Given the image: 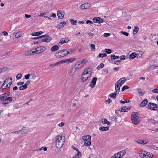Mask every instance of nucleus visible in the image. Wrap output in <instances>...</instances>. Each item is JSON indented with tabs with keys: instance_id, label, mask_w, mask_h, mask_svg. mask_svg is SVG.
<instances>
[{
	"instance_id": "f257e3e1",
	"label": "nucleus",
	"mask_w": 158,
	"mask_h": 158,
	"mask_svg": "<svg viewBox=\"0 0 158 158\" xmlns=\"http://www.w3.org/2000/svg\"><path fill=\"white\" fill-rule=\"evenodd\" d=\"M126 81V79L125 78L123 77L120 78L117 81L115 85L116 93H112L110 94V96L113 98H116V94L119 93L120 87L125 83Z\"/></svg>"
},
{
	"instance_id": "f03ea898",
	"label": "nucleus",
	"mask_w": 158,
	"mask_h": 158,
	"mask_svg": "<svg viewBox=\"0 0 158 158\" xmlns=\"http://www.w3.org/2000/svg\"><path fill=\"white\" fill-rule=\"evenodd\" d=\"M56 146L57 148H60L63 146L65 140V137L61 135H57L56 137Z\"/></svg>"
},
{
	"instance_id": "7ed1b4c3",
	"label": "nucleus",
	"mask_w": 158,
	"mask_h": 158,
	"mask_svg": "<svg viewBox=\"0 0 158 158\" xmlns=\"http://www.w3.org/2000/svg\"><path fill=\"white\" fill-rule=\"evenodd\" d=\"M12 82V78L11 77H8L1 86L0 88L1 90H3L6 88H9L11 85Z\"/></svg>"
},
{
	"instance_id": "20e7f679",
	"label": "nucleus",
	"mask_w": 158,
	"mask_h": 158,
	"mask_svg": "<svg viewBox=\"0 0 158 158\" xmlns=\"http://www.w3.org/2000/svg\"><path fill=\"white\" fill-rule=\"evenodd\" d=\"M131 120L134 124L135 125L138 124L140 121L139 115L137 113L133 112L131 115Z\"/></svg>"
},
{
	"instance_id": "39448f33",
	"label": "nucleus",
	"mask_w": 158,
	"mask_h": 158,
	"mask_svg": "<svg viewBox=\"0 0 158 158\" xmlns=\"http://www.w3.org/2000/svg\"><path fill=\"white\" fill-rule=\"evenodd\" d=\"M84 141V145L86 147L90 146L91 144V138L89 135H85L82 137Z\"/></svg>"
},
{
	"instance_id": "423d86ee",
	"label": "nucleus",
	"mask_w": 158,
	"mask_h": 158,
	"mask_svg": "<svg viewBox=\"0 0 158 158\" xmlns=\"http://www.w3.org/2000/svg\"><path fill=\"white\" fill-rule=\"evenodd\" d=\"M87 62V60L86 59H83L80 61H77L75 65L76 68L79 69L82 68Z\"/></svg>"
},
{
	"instance_id": "0eeeda50",
	"label": "nucleus",
	"mask_w": 158,
	"mask_h": 158,
	"mask_svg": "<svg viewBox=\"0 0 158 158\" xmlns=\"http://www.w3.org/2000/svg\"><path fill=\"white\" fill-rule=\"evenodd\" d=\"M40 37H41V38L40 39V41L41 42H49L52 40V39L48 35H43L40 36Z\"/></svg>"
},
{
	"instance_id": "6e6552de",
	"label": "nucleus",
	"mask_w": 158,
	"mask_h": 158,
	"mask_svg": "<svg viewBox=\"0 0 158 158\" xmlns=\"http://www.w3.org/2000/svg\"><path fill=\"white\" fill-rule=\"evenodd\" d=\"M31 130L30 129L28 128L22 129V130L15 131L12 132V133L15 134H26L31 132Z\"/></svg>"
},
{
	"instance_id": "1a4fd4ad",
	"label": "nucleus",
	"mask_w": 158,
	"mask_h": 158,
	"mask_svg": "<svg viewBox=\"0 0 158 158\" xmlns=\"http://www.w3.org/2000/svg\"><path fill=\"white\" fill-rule=\"evenodd\" d=\"M45 50L44 47L40 46L35 49L34 51L35 54H39L43 52Z\"/></svg>"
},
{
	"instance_id": "9d476101",
	"label": "nucleus",
	"mask_w": 158,
	"mask_h": 158,
	"mask_svg": "<svg viewBox=\"0 0 158 158\" xmlns=\"http://www.w3.org/2000/svg\"><path fill=\"white\" fill-rule=\"evenodd\" d=\"M91 6V5L90 3H85L83 4H81L79 8L81 10H83L84 9H88Z\"/></svg>"
},
{
	"instance_id": "9b49d317",
	"label": "nucleus",
	"mask_w": 158,
	"mask_h": 158,
	"mask_svg": "<svg viewBox=\"0 0 158 158\" xmlns=\"http://www.w3.org/2000/svg\"><path fill=\"white\" fill-rule=\"evenodd\" d=\"M69 40V38L68 37H65L64 38H62L60 40L58 44V45L60 46L64 43H68Z\"/></svg>"
},
{
	"instance_id": "f8f14e48",
	"label": "nucleus",
	"mask_w": 158,
	"mask_h": 158,
	"mask_svg": "<svg viewBox=\"0 0 158 158\" xmlns=\"http://www.w3.org/2000/svg\"><path fill=\"white\" fill-rule=\"evenodd\" d=\"M12 98L11 97H9L5 98V100L3 101V104L6 105L9 104L12 101Z\"/></svg>"
},
{
	"instance_id": "ddd939ff",
	"label": "nucleus",
	"mask_w": 158,
	"mask_h": 158,
	"mask_svg": "<svg viewBox=\"0 0 158 158\" xmlns=\"http://www.w3.org/2000/svg\"><path fill=\"white\" fill-rule=\"evenodd\" d=\"M54 56L56 58H60L64 57L62 50L56 52Z\"/></svg>"
},
{
	"instance_id": "4468645a",
	"label": "nucleus",
	"mask_w": 158,
	"mask_h": 158,
	"mask_svg": "<svg viewBox=\"0 0 158 158\" xmlns=\"http://www.w3.org/2000/svg\"><path fill=\"white\" fill-rule=\"evenodd\" d=\"M93 21L95 23H101L103 22V20L100 17H94L93 19Z\"/></svg>"
},
{
	"instance_id": "2eb2a0df",
	"label": "nucleus",
	"mask_w": 158,
	"mask_h": 158,
	"mask_svg": "<svg viewBox=\"0 0 158 158\" xmlns=\"http://www.w3.org/2000/svg\"><path fill=\"white\" fill-rule=\"evenodd\" d=\"M148 108L151 110H155L157 109V105L156 104L150 103L148 105Z\"/></svg>"
},
{
	"instance_id": "dca6fc26",
	"label": "nucleus",
	"mask_w": 158,
	"mask_h": 158,
	"mask_svg": "<svg viewBox=\"0 0 158 158\" xmlns=\"http://www.w3.org/2000/svg\"><path fill=\"white\" fill-rule=\"evenodd\" d=\"M126 153V151L125 150H123L119 152L118 153H116L117 156L118 157V158H122Z\"/></svg>"
},
{
	"instance_id": "f3484780",
	"label": "nucleus",
	"mask_w": 158,
	"mask_h": 158,
	"mask_svg": "<svg viewBox=\"0 0 158 158\" xmlns=\"http://www.w3.org/2000/svg\"><path fill=\"white\" fill-rule=\"evenodd\" d=\"M97 80V78L96 77L93 78L92 81L89 85V86L92 88H93L95 86Z\"/></svg>"
},
{
	"instance_id": "a211bd4d",
	"label": "nucleus",
	"mask_w": 158,
	"mask_h": 158,
	"mask_svg": "<svg viewBox=\"0 0 158 158\" xmlns=\"http://www.w3.org/2000/svg\"><path fill=\"white\" fill-rule=\"evenodd\" d=\"M90 76L88 75L83 73L81 77V80L83 82H84Z\"/></svg>"
},
{
	"instance_id": "6ab92c4d",
	"label": "nucleus",
	"mask_w": 158,
	"mask_h": 158,
	"mask_svg": "<svg viewBox=\"0 0 158 158\" xmlns=\"http://www.w3.org/2000/svg\"><path fill=\"white\" fill-rule=\"evenodd\" d=\"M58 18L60 19H63L64 16V13L61 11H58L57 13Z\"/></svg>"
},
{
	"instance_id": "aec40b11",
	"label": "nucleus",
	"mask_w": 158,
	"mask_h": 158,
	"mask_svg": "<svg viewBox=\"0 0 158 158\" xmlns=\"http://www.w3.org/2000/svg\"><path fill=\"white\" fill-rule=\"evenodd\" d=\"M66 24V22L65 21L59 23L58 25L56 26V27L60 29L61 28L64 27Z\"/></svg>"
},
{
	"instance_id": "412c9836",
	"label": "nucleus",
	"mask_w": 158,
	"mask_h": 158,
	"mask_svg": "<svg viewBox=\"0 0 158 158\" xmlns=\"http://www.w3.org/2000/svg\"><path fill=\"white\" fill-rule=\"evenodd\" d=\"M146 154V151H142L139 153V156L143 158H147V157H148V156L147 157Z\"/></svg>"
},
{
	"instance_id": "4be33fe9",
	"label": "nucleus",
	"mask_w": 158,
	"mask_h": 158,
	"mask_svg": "<svg viewBox=\"0 0 158 158\" xmlns=\"http://www.w3.org/2000/svg\"><path fill=\"white\" fill-rule=\"evenodd\" d=\"M76 60V58H71L63 60L64 63H71Z\"/></svg>"
},
{
	"instance_id": "5701e85b",
	"label": "nucleus",
	"mask_w": 158,
	"mask_h": 158,
	"mask_svg": "<svg viewBox=\"0 0 158 158\" xmlns=\"http://www.w3.org/2000/svg\"><path fill=\"white\" fill-rule=\"evenodd\" d=\"M83 73H85V74L90 76L92 73V69L88 68L85 69L83 72Z\"/></svg>"
},
{
	"instance_id": "b1692460",
	"label": "nucleus",
	"mask_w": 158,
	"mask_h": 158,
	"mask_svg": "<svg viewBox=\"0 0 158 158\" xmlns=\"http://www.w3.org/2000/svg\"><path fill=\"white\" fill-rule=\"evenodd\" d=\"M135 141L138 143L142 144H146L148 142V141L147 139H145L144 140H135Z\"/></svg>"
},
{
	"instance_id": "393cba45",
	"label": "nucleus",
	"mask_w": 158,
	"mask_h": 158,
	"mask_svg": "<svg viewBox=\"0 0 158 158\" xmlns=\"http://www.w3.org/2000/svg\"><path fill=\"white\" fill-rule=\"evenodd\" d=\"M130 108L126 106L120 108L119 109V111L122 112H125L127 111Z\"/></svg>"
},
{
	"instance_id": "a878e982",
	"label": "nucleus",
	"mask_w": 158,
	"mask_h": 158,
	"mask_svg": "<svg viewBox=\"0 0 158 158\" xmlns=\"http://www.w3.org/2000/svg\"><path fill=\"white\" fill-rule=\"evenodd\" d=\"M35 53L34 50H30L26 52L25 53V54L26 56H29L34 54Z\"/></svg>"
},
{
	"instance_id": "bb28decb",
	"label": "nucleus",
	"mask_w": 158,
	"mask_h": 158,
	"mask_svg": "<svg viewBox=\"0 0 158 158\" xmlns=\"http://www.w3.org/2000/svg\"><path fill=\"white\" fill-rule=\"evenodd\" d=\"M109 127H105L102 126L99 128V130L102 131H106L109 130Z\"/></svg>"
},
{
	"instance_id": "cd10ccee",
	"label": "nucleus",
	"mask_w": 158,
	"mask_h": 158,
	"mask_svg": "<svg viewBox=\"0 0 158 158\" xmlns=\"http://www.w3.org/2000/svg\"><path fill=\"white\" fill-rule=\"evenodd\" d=\"M75 73V71L73 69H71L69 70L68 73V74L69 76H73V75Z\"/></svg>"
},
{
	"instance_id": "c85d7f7f",
	"label": "nucleus",
	"mask_w": 158,
	"mask_h": 158,
	"mask_svg": "<svg viewBox=\"0 0 158 158\" xmlns=\"http://www.w3.org/2000/svg\"><path fill=\"white\" fill-rule=\"evenodd\" d=\"M148 102L147 99L143 100L139 104V106L141 107L144 106L146 105Z\"/></svg>"
},
{
	"instance_id": "c756f323",
	"label": "nucleus",
	"mask_w": 158,
	"mask_h": 158,
	"mask_svg": "<svg viewBox=\"0 0 158 158\" xmlns=\"http://www.w3.org/2000/svg\"><path fill=\"white\" fill-rule=\"evenodd\" d=\"M137 55L135 52H132L129 55V58L131 59H133L136 57Z\"/></svg>"
},
{
	"instance_id": "7c9ffc66",
	"label": "nucleus",
	"mask_w": 158,
	"mask_h": 158,
	"mask_svg": "<svg viewBox=\"0 0 158 158\" xmlns=\"http://www.w3.org/2000/svg\"><path fill=\"white\" fill-rule=\"evenodd\" d=\"M77 153L73 156V158H78L81 157L82 156V154L81 152H80L79 150L77 152Z\"/></svg>"
},
{
	"instance_id": "2f4dec72",
	"label": "nucleus",
	"mask_w": 158,
	"mask_h": 158,
	"mask_svg": "<svg viewBox=\"0 0 158 158\" xmlns=\"http://www.w3.org/2000/svg\"><path fill=\"white\" fill-rule=\"evenodd\" d=\"M9 69L8 67L6 66H4L3 67L1 68L0 69V73L4 72Z\"/></svg>"
},
{
	"instance_id": "473e14b6",
	"label": "nucleus",
	"mask_w": 158,
	"mask_h": 158,
	"mask_svg": "<svg viewBox=\"0 0 158 158\" xmlns=\"http://www.w3.org/2000/svg\"><path fill=\"white\" fill-rule=\"evenodd\" d=\"M102 123L107 124V125H110V122L107 121L106 118H103L102 120Z\"/></svg>"
},
{
	"instance_id": "72a5a7b5",
	"label": "nucleus",
	"mask_w": 158,
	"mask_h": 158,
	"mask_svg": "<svg viewBox=\"0 0 158 158\" xmlns=\"http://www.w3.org/2000/svg\"><path fill=\"white\" fill-rule=\"evenodd\" d=\"M59 49V47L57 45L53 46L51 48V51L52 52H55L57 50Z\"/></svg>"
},
{
	"instance_id": "f704fd0d",
	"label": "nucleus",
	"mask_w": 158,
	"mask_h": 158,
	"mask_svg": "<svg viewBox=\"0 0 158 158\" xmlns=\"http://www.w3.org/2000/svg\"><path fill=\"white\" fill-rule=\"evenodd\" d=\"M43 33V32L42 31H39L33 33H32L31 35L33 36H36L42 34Z\"/></svg>"
},
{
	"instance_id": "c9c22d12",
	"label": "nucleus",
	"mask_w": 158,
	"mask_h": 158,
	"mask_svg": "<svg viewBox=\"0 0 158 158\" xmlns=\"http://www.w3.org/2000/svg\"><path fill=\"white\" fill-rule=\"evenodd\" d=\"M146 156L147 157L148 156L147 158H152L153 157V155L152 154L147 151H146Z\"/></svg>"
},
{
	"instance_id": "e433bc0d",
	"label": "nucleus",
	"mask_w": 158,
	"mask_h": 158,
	"mask_svg": "<svg viewBox=\"0 0 158 158\" xmlns=\"http://www.w3.org/2000/svg\"><path fill=\"white\" fill-rule=\"evenodd\" d=\"M64 63L63 60H61L60 61L57 62L55 63L54 64H52V66H57L61 64Z\"/></svg>"
},
{
	"instance_id": "4c0bfd02",
	"label": "nucleus",
	"mask_w": 158,
	"mask_h": 158,
	"mask_svg": "<svg viewBox=\"0 0 158 158\" xmlns=\"http://www.w3.org/2000/svg\"><path fill=\"white\" fill-rule=\"evenodd\" d=\"M46 12H44L40 13L39 15V16H40V17L44 16V17L47 18L49 19H51L50 17H49L47 16H44V15H46Z\"/></svg>"
},
{
	"instance_id": "58836bf2",
	"label": "nucleus",
	"mask_w": 158,
	"mask_h": 158,
	"mask_svg": "<svg viewBox=\"0 0 158 158\" xmlns=\"http://www.w3.org/2000/svg\"><path fill=\"white\" fill-rule=\"evenodd\" d=\"M139 30V28L137 26H135V29H134L133 31V33L134 35L136 34L137 33L138 31Z\"/></svg>"
},
{
	"instance_id": "ea45409f",
	"label": "nucleus",
	"mask_w": 158,
	"mask_h": 158,
	"mask_svg": "<svg viewBox=\"0 0 158 158\" xmlns=\"http://www.w3.org/2000/svg\"><path fill=\"white\" fill-rule=\"evenodd\" d=\"M69 50H62L64 56L69 53Z\"/></svg>"
},
{
	"instance_id": "a19ab883",
	"label": "nucleus",
	"mask_w": 158,
	"mask_h": 158,
	"mask_svg": "<svg viewBox=\"0 0 158 158\" xmlns=\"http://www.w3.org/2000/svg\"><path fill=\"white\" fill-rule=\"evenodd\" d=\"M22 35V32L21 31L18 32L15 35V37L16 38H19L21 37Z\"/></svg>"
},
{
	"instance_id": "79ce46f5",
	"label": "nucleus",
	"mask_w": 158,
	"mask_h": 158,
	"mask_svg": "<svg viewBox=\"0 0 158 158\" xmlns=\"http://www.w3.org/2000/svg\"><path fill=\"white\" fill-rule=\"evenodd\" d=\"M110 57L112 59L114 60L116 59H118L119 58V56H115L114 55H111Z\"/></svg>"
},
{
	"instance_id": "37998d69",
	"label": "nucleus",
	"mask_w": 158,
	"mask_h": 158,
	"mask_svg": "<svg viewBox=\"0 0 158 158\" xmlns=\"http://www.w3.org/2000/svg\"><path fill=\"white\" fill-rule=\"evenodd\" d=\"M106 56L107 55L105 53H100L97 57L102 58L106 57Z\"/></svg>"
},
{
	"instance_id": "c03bdc74",
	"label": "nucleus",
	"mask_w": 158,
	"mask_h": 158,
	"mask_svg": "<svg viewBox=\"0 0 158 158\" xmlns=\"http://www.w3.org/2000/svg\"><path fill=\"white\" fill-rule=\"evenodd\" d=\"M90 47L92 51H94L95 50V47L94 44H91L90 46Z\"/></svg>"
},
{
	"instance_id": "a18cd8bd",
	"label": "nucleus",
	"mask_w": 158,
	"mask_h": 158,
	"mask_svg": "<svg viewBox=\"0 0 158 158\" xmlns=\"http://www.w3.org/2000/svg\"><path fill=\"white\" fill-rule=\"evenodd\" d=\"M65 122H62L58 124V126L59 127H63L65 125Z\"/></svg>"
},
{
	"instance_id": "49530a36",
	"label": "nucleus",
	"mask_w": 158,
	"mask_h": 158,
	"mask_svg": "<svg viewBox=\"0 0 158 158\" xmlns=\"http://www.w3.org/2000/svg\"><path fill=\"white\" fill-rule=\"evenodd\" d=\"M5 98L2 94L0 95V102L2 101V103L3 104V101L5 100Z\"/></svg>"
},
{
	"instance_id": "de8ad7c7",
	"label": "nucleus",
	"mask_w": 158,
	"mask_h": 158,
	"mask_svg": "<svg viewBox=\"0 0 158 158\" xmlns=\"http://www.w3.org/2000/svg\"><path fill=\"white\" fill-rule=\"evenodd\" d=\"M27 88L26 86L24 85L20 87L19 88L20 90H23L26 89Z\"/></svg>"
},
{
	"instance_id": "09e8293b",
	"label": "nucleus",
	"mask_w": 158,
	"mask_h": 158,
	"mask_svg": "<svg viewBox=\"0 0 158 158\" xmlns=\"http://www.w3.org/2000/svg\"><path fill=\"white\" fill-rule=\"evenodd\" d=\"M112 51L111 49H105V52L107 54H109L111 53Z\"/></svg>"
},
{
	"instance_id": "8fccbe9b",
	"label": "nucleus",
	"mask_w": 158,
	"mask_h": 158,
	"mask_svg": "<svg viewBox=\"0 0 158 158\" xmlns=\"http://www.w3.org/2000/svg\"><path fill=\"white\" fill-rule=\"evenodd\" d=\"M137 91L138 93L140 95L143 96L144 94V93L141 91V89L140 88L138 89Z\"/></svg>"
},
{
	"instance_id": "3c124183",
	"label": "nucleus",
	"mask_w": 158,
	"mask_h": 158,
	"mask_svg": "<svg viewBox=\"0 0 158 158\" xmlns=\"http://www.w3.org/2000/svg\"><path fill=\"white\" fill-rule=\"evenodd\" d=\"M130 88L129 87L127 86V85H125L123 86L122 88V91H123L125 90L126 89H128Z\"/></svg>"
},
{
	"instance_id": "603ef678",
	"label": "nucleus",
	"mask_w": 158,
	"mask_h": 158,
	"mask_svg": "<svg viewBox=\"0 0 158 158\" xmlns=\"http://www.w3.org/2000/svg\"><path fill=\"white\" fill-rule=\"evenodd\" d=\"M30 75V77H31L30 79L32 80H34L36 77V76L33 74H31Z\"/></svg>"
},
{
	"instance_id": "864d4df0",
	"label": "nucleus",
	"mask_w": 158,
	"mask_h": 158,
	"mask_svg": "<svg viewBox=\"0 0 158 158\" xmlns=\"http://www.w3.org/2000/svg\"><path fill=\"white\" fill-rule=\"evenodd\" d=\"M71 23L73 25H75L76 23L77 22V20H74L73 19H71L70 20Z\"/></svg>"
},
{
	"instance_id": "5fc2aeb1",
	"label": "nucleus",
	"mask_w": 158,
	"mask_h": 158,
	"mask_svg": "<svg viewBox=\"0 0 158 158\" xmlns=\"http://www.w3.org/2000/svg\"><path fill=\"white\" fill-rule=\"evenodd\" d=\"M104 66V65L103 63H101L97 67V69H100L102 68Z\"/></svg>"
},
{
	"instance_id": "6e6d98bb",
	"label": "nucleus",
	"mask_w": 158,
	"mask_h": 158,
	"mask_svg": "<svg viewBox=\"0 0 158 158\" xmlns=\"http://www.w3.org/2000/svg\"><path fill=\"white\" fill-rule=\"evenodd\" d=\"M56 14L53 13H51L50 14V16L51 17H53L55 18L56 17Z\"/></svg>"
},
{
	"instance_id": "4d7b16f0",
	"label": "nucleus",
	"mask_w": 158,
	"mask_h": 158,
	"mask_svg": "<svg viewBox=\"0 0 158 158\" xmlns=\"http://www.w3.org/2000/svg\"><path fill=\"white\" fill-rule=\"evenodd\" d=\"M152 92L155 93H158V87L156 89H154L152 90Z\"/></svg>"
},
{
	"instance_id": "13d9d810",
	"label": "nucleus",
	"mask_w": 158,
	"mask_h": 158,
	"mask_svg": "<svg viewBox=\"0 0 158 158\" xmlns=\"http://www.w3.org/2000/svg\"><path fill=\"white\" fill-rule=\"evenodd\" d=\"M121 33L122 34L125 35L126 36H128L129 35V33L127 32H124L123 31H121Z\"/></svg>"
},
{
	"instance_id": "bf43d9fd",
	"label": "nucleus",
	"mask_w": 158,
	"mask_h": 158,
	"mask_svg": "<svg viewBox=\"0 0 158 158\" xmlns=\"http://www.w3.org/2000/svg\"><path fill=\"white\" fill-rule=\"evenodd\" d=\"M22 74L20 73L18 74L16 76V78L17 79H20L21 78Z\"/></svg>"
},
{
	"instance_id": "052dcab7",
	"label": "nucleus",
	"mask_w": 158,
	"mask_h": 158,
	"mask_svg": "<svg viewBox=\"0 0 158 158\" xmlns=\"http://www.w3.org/2000/svg\"><path fill=\"white\" fill-rule=\"evenodd\" d=\"M30 76H31V75H30V74H27L26 75L24 76V77L27 80L29 79Z\"/></svg>"
},
{
	"instance_id": "680f3d73",
	"label": "nucleus",
	"mask_w": 158,
	"mask_h": 158,
	"mask_svg": "<svg viewBox=\"0 0 158 158\" xmlns=\"http://www.w3.org/2000/svg\"><path fill=\"white\" fill-rule=\"evenodd\" d=\"M110 34L109 33H105L103 34V35L105 37H107L110 35Z\"/></svg>"
},
{
	"instance_id": "e2e57ef3",
	"label": "nucleus",
	"mask_w": 158,
	"mask_h": 158,
	"mask_svg": "<svg viewBox=\"0 0 158 158\" xmlns=\"http://www.w3.org/2000/svg\"><path fill=\"white\" fill-rule=\"evenodd\" d=\"M110 158H118V157L117 156L116 154L115 153L114 155L112 156Z\"/></svg>"
},
{
	"instance_id": "0e129e2a",
	"label": "nucleus",
	"mask_w": 158,
	"mask_h": 158,
	"mask_svg": "<svg viewBox=\"0 0 158 158\" xmlns=\"http://www.w3.org/2000/svg\"><path fill=\"white\" fill-rule=\"evenodd\" d=\"M2 34L5 36H7L8 35V33L6 31H4L2 32Z\"/></svg>"
},
{
	"instance_id": "69168bd1",
	"label": "nucleus",
	"mask_w": 158,
	"mask_h": 158,
	"mask_svg": "<svg viewBox=\"0 0 158 158\" xmlns=\"http://www.w3.org/2000/svg\"><path fill=\"white\" fill-rule=\"evenodd\" d=\"M126 58L125 56L124 55H122L120 57V60H123L125 59Z\"/></svg>"
},
{
	"instance_id": "338daca9",
	"label": "nucleus",
	"mask_w": 158,
	"mask_h": 158,
	"mask_svg": "<svg viewBox=\"0 0 158 158\" xmlns=\"http://www.w3.org/2000/svg\"><path fill=\"white\" fill-rule=\"evenodd\" d=\"M120 62L119 60H116L114 61V64H118Z\"/></svg>"
},
{
	"instance_id": "774afa93",
	"label": "nucleus",
	"mask_w": 158,
	"mask_h": 158,
	"mask_svg": "<svg viewBox=\"0 0 158 158\" xmlns=\"http://www.w3.org/2000/svg\"><path fill=\"white\" fill-rule=\"evenodd\" d=\"M30 83V81H27L25 83V85L26 86V87H27L28 85Z\"/></svg>"
}]
</instances>
